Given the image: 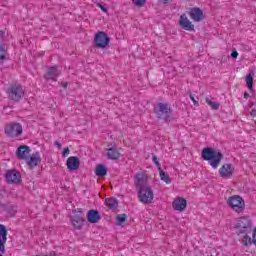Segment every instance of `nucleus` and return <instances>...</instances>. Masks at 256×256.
Here are the masks:
<instances>
[{
    "mask_svg": "<svg viewBox=\"0 0 256 256\" xmlns=\"http://www.w3.org/2000/svg\"><path fill=\"white\" fill-rule=\"evenodd\" d=\"M234 229L236 230L237 235H244L241 239L242 245L244 247H249L251 245V237L249 233L253 232V222L249 216H241L237 219Z\"/></svg>",
    "mask_w": 256,
    "mask_h": 256,
    "instance_id": "1",
    "label": "nucleus"
},
{
    "mask_svg": "<svg viewBox=\"0 0 256 256\" xmlns=\"http://www.w3.org/2000/svg\"><path fill=\"white\" fill-rule=\"evenodd\" d=\"M201 156L204 161H209L213 169H217L223 160V153L212 147L203 148Z\"/></svg>",
    "mask_w": 256,
    "mask_h": 256,
    "instance_id": "2",
    "label": "nucleus"
},
{
    "mask_svg": "<svg viewBox=\"0 0 256 256\" xmlns=\"http://www.w3.org/2000/svg\"><path fill=\"white\" fill-rule=\"evenodd\" d=\"M154 114L157 119L164 121V123H171L173 117V108L169 103L159 102L154 106Z\"/></svg>",
    "mask_w": 256,
    "mask_h": 256,
    "instance_id": "3",
    "label": "nucleus"
},
{
    "mask_svg": "<svg viewBox=\"0 0 256 256\" xmlns=\"http://www.w3.org/2000/svg\"><path fill=\"white\" fill-rule=\"evenodd\" d=\"M8 99L14 103H19L25 97V90L21 84H10L6 90Z\"/></svg>",
    "mask_w": 256,
    "mask_h": 256,
    "instance_id": "4",
    "label": "nucleus"
},
{
    "mask_svg": "<svg viewBox=\"0 0 256 256\" xmlns=\"http://www.w3.org/2000/svg\"><path fill=\"white\" fill-rule=\"evenodd\" d=\"M5 135L11 139H17L23 135V125L18 122H10L4 128Z\"/></svg>",
    "mask_w": 256,
    "mask_h": 256,
    "instance_id": "5",
    "label": "nucleus"
},
{
    "mask_svg": "<svg viewBox=\"0 0 256 256\" xmlns=\"http://www.w3.org/2000/svg\"><path fill=\"white\" fill-rule=\"evenodd\" d=\"M227 205L236 213H243L245 211V200L239 195L230 196L227 200Z\"/></svg>",
    "mask_w": 256,
    "mask_h": 256,
    "instance_id": "6",
    "label": "nucleus"
},
{
    "mask_svg": "<svg viewBox=\"0 0 256 256\" xmlns=\"http://www.w3.org/2000/svg\"><path fill=\"white\" fill-rule=\"evenodd\" d=\"M154 197L155 194L153 193V189H151L150 186L138 189V199L140 203H143L144 205H150V203H153Z\"/></svg>",
    "mask_w": 256,
    "mask_h": 256,
    "instance_id": "7",
    "label": "nucleus"
},
{
    "mask_svg": "<svg viewBox=\"0 0 256 256\" xmlns=\"http://www.w3.org/2000/svg\"><path fill=\"white\" fill-rule=\"evenodd\" d=\"M110 42L111 39L105 32H98L94 37V45L97 49H105Z\"/></svg>",
    "mask_w": 256,
    "mask_h": 256,
    "instance_id": "8",
    "label": "nucleus"
},
{
    "mask_svg": "<svg viewBox=\"0 0 256 256\" xmlns=\"http://www.w3.org/2000/svg\"><path fill=\"white\" fill-rule=\"evenodd\" d=\"M148 181L149 177L145 172H139L134 176V185L138 190L149 187V185H147Z\"/></svg>",
    "mask_w": 256,
    "mask_h": 256,
    "instance_id": "9",
    "label": "nucleus"
},
{
    "mask_svg": "<svg viewBox=\"0 0 256 256\" xmlns=\"http://www.w3.org/2000/svg\"><path fill=\"white\" fill-rule=\"evenodd\" d=\"M7 183L19 185L21 183V173L15 169L7 170L5 173Z\"/></svg>",
    "mask_w": 256,
    "mask_h": 256,
    "instance_id": "10",
    "label": "nucleus"
},
{
    "mask_svg": "<svg viewBox=\"0 0 256 256\" xmlns=\"http://www.w3.org/2000/svg\"><path fill=\"white\" fill-rule=\"evenodd\" d=\"M188 15L192 21H195L196 23H199L200 21H203L205 19V16L203 15V10L199 7H193L190 8L188 11Z\"/></svg>",
    "mask_w": 256,
    "mask_h": 256,
    "instance_id": "11",
    "label": "nucleus"
},
{
    "mask_svg": "<svg viewBox=\"0 0 256 256\" xmlns=\"http://www.w3.org/2000/svg\"><path fill=\"white\" fill-rule=\"evenodd\" d=\"M178 25H180L181 29H184V31H195V25L189 21L187 14L180 16Z\"/></svg>",
    "mask_w": 256,
    "mask_h": 256,
    "instance_id": "12",
    "label": "nucleus"
},
{
    "mask_svg": "<svg viewBox=\"0 0 256 256\" xmlns=\"http://www.w3.org/2000/svg\"><path fill=\"white\" fill-rule=\"evenodd\" d=\"M26 164L31 169L38 167V165H41V154L39 152L33 153L30 157L26 158Z\"/></svg>",
    "mask_w": 256,
    "mask_h": 256,
    "instance_id": "13",
    "label": "nucleus"
},
{
    "mask_svg": "<svg viewBox=\"0 0 256 256\" xmlns=\"http://www.w3.org/2000/svg\"><path fill=\"white\" fill-rule=\"evenodd\" d=\"M233 171H235V168L232 164H224L219 169V174L223 179H229V177H233Z\"/></svg>",
    "mask_w": 256,
    "mask_h": 256,
    "instance_id": "14",
    "label": "nucleus"
},
{
    "mask_svg": "<svg viewBox=\"0 0 256 256\" xmlns=\"http://www.w3.org/2000/svg\"><path fill=\"white\" fill-rule=\"evenodd\" d=\"M61 75V72H59V69L57 66H52L49 67L47 72L44 74V79L46 81L52 80V81H57V78Z\"/></svg>",
    "mask_w": 256,
    "mask_h": 256,
    "instance_id": "15",
    "label": "nucleus"
},
{
    "mask_svg": "<svg viewBox=\"0 0 256 256\" xmlns=\"http://www.w3.org/2000/svg\"><path fill=\"white\" fill-rule=\"evenodd\" d=\"M31 153V148L27 145L19 146L16 150V156L18 159H24L25 161Z\"/></svg>",
    "mask_w": 256,
    "mask_h": 256,
    "instance_id": "16",
    "label": "nucleus"
},
{
    "mask_svg": "<svg viewBox=\"0 0 256 256\" xmlns=\"http://www.w3.org/2000/svg\"><path fill=\"white\" fill-rule=\"evenodd\" d=\"M5 243H7V227L0 224V251L5 253Z\"/></svg>",
    "mask_w": 256,
    "mask_h": 256,
    "instance_id": "17",
    "label": "nucleus"
},
{
    "mask_svg": "<svg viewBox=\"0 0 256 256\" xmlns=\"http://www.w3.org/2000/svg\"><path fill=\"white\" fill-rule=\"evenodd\" d=\"M66 165L70 171H77L81 165L79 158L71 156L67 159Z\"/></svg>",
    "mask_w": 256,
    "mask_h": 256,
    "instance_id": "18",
    "label": "nucleus"
},
{
    "mask_svg": "<svg viewBox=\"0 0 256 256\" xmlns=\"http://www.w3.org/2000/svg\"><path fill=\"white\" fill-rule=\"evenodd\" d=\"M172 207L175 211H183L187 209V200L183 197L176 198L172 203Z\"/></svg>",
    "mask_w": 256,
    "mask_h": 256,
    "instance_id": "19",
    "label": "nucleus"
},
{
    "mask_svg": "<svg viewBox=\"0 0 256 256\" xmlns=\"http://www.w3.org/2000/svg\"><path fill=\"white\" fill-rule=\"evenodd\" d=\"M106 152L107 158L111 159L112 161H117V159L121 157V152H119V148H117V146H112L106 149Z\"/></svg>",
    "mask_w": 256,
    "mask_h": 256,
    "instance_id": "20",
    "label": "nucleus"
},
{
    "mask_svg": "<svg viewBox=\"0 0 256 256\" xmlns=\"http://www.w3.org/2000/svg\"><path fill=\"white\" fill-rule=\"evenodd\" d=\"M87 220L89 223H99L101 221V215L97 210H89L87 213Z\"/></svg>",
    "mask_w": 256,
    "mask_h": 256,
    "instance_id": "21",
    "label": "nucleus"
},
{
    "mask_svg": "<svg viewBox=\"0 0 256 256\" xmlns=\"http://www.w3.org/2000/svg\"><path fill=\"white\" fill-rule=\"evenodd\" d=\"M71 222L75 229H81V227H83V223H85V218L76 214L72 217Z\"/></svg>",
    "mask_w": 256,
    "mask_h": 256,
    "instance_id": "22",
    "label": "nucleus"
},
{
    "mask_svg": "<svg viewBox=\"0 0 256 256\" xmlns=\"http://www.w3.org/2000/svg\"><path fill=\"white\" fill-rule=\"evenodd\" d=\"M105 205L112 211H115V209L119 207V200H117V198H107L105 200Z\"/></svg>",
    "mask_w": 256,
    "mask_h": 256,
    "instance_id": "23",
    "label": "nucleus"
},
{
    "mask_svg": "<svg viewBox=\"0 0 256 256\" xmlns=\"http://www.w3.org/2000/svg\"><path fill=\"white\" fill-rule=\"evenodd\" d=\"M95 173L97 177H105V175H107V168H105L103 164H99L96 167Z\"/></svg>",
    "mask_w": 256,
    "mask_h": 256,
    "instance_id": "24",
    "label": "nucleus"
},
{
    "mask_svg": "<svg viewBox=\"0 0 256 256\" xmlns=\"http://www.w3.org/2000/svg\"><path fill=\"white\" fill-rule=\"evenodd\" d=\"M160 173V179L161 181H164V183H171V176H169V174H167V172H165L163 169L159 170Z\"/></svg>",
    "mask_w": 256,
    "mask_h": 256,
    "instance_id": "25",
    "label": "nucleus"
},
{
    "mask_svg": "<svg viewBox=\"0 0 256 256\" xmlns=\"http://www.w3.org/2000/svg\"><path fill=\"white\" fill-rule=\"evenodd\" d=\"M6 213L9 215V217H15V213H17V207L14 205L8 204L5 207Z\"/></svg>",
    "mask_w": 256,
    "mask_h": 256,
    "instance_id": "26",
    "label": "nucleus"
},
{
    "mask_svg": "<svg viewBox=\"0 0 256 256\" xmlns=\"http://www.w3.org/2000/svg\"><path fill=\"white\" fill-rule=\"evenodd\" d=\"M246 85L249 91L253 92V74H248L246 76Z\"/></svg>",
    "mask_w": 256,
    "mask_h": 256,
    "instance_id": "27",
    "label": "nucleus"
},
{
    "mask_svg": "<svg viewBox=\"0 0 256 256\" xmlns=\"http://www.w3.org/2000/svg\"><path fill=\"white\" fill-rule=\"evenodd\" d=\"M127 214H118L116 216V223L117 225H123V223H125V221H127Z\"/></svg>",
    "mask_w": 256,
    "mask_h": 256,
    "instance_id": "28",
    "label": "nucleus"
},
{
    "mask_svg": "<svg viewBox=\"0 0 256 256\" xmlns=\"http://www.w3.org/2000/svg\"><path fill=\"white\" fill-rule=\"evenodd\" d=\"M206 103L211 106L214 111L219 109V103L211 101L209 98H206Z\"/></svg>",
    "mask_w": 256,
    "mask_h": 256,
    "instance_id": "29",
    "label": "nucleus"
},
{
    "mask_svg": "<svg viewBox=\"0 0 256 256\" xmlns=\"http://www.w3.org/2000/svg\"><path fill=\"white\" fill-rule=\"evenodd\" d=\"M132 2L134 5H136V7H144V5L147 3V0H132Z\"/></svg>",
    "mask_w": 256,
    "mask_h": 256,
    "instance_id": "30",
    "label": "nucleus"
},
{
    "mask_svg": "<svg viewBox=\"0 0 256 256\" xmlns=\"http://www.w3.org/2000/svg\"><path fill=\"white\" fill-rule=\"evenodd\" d=\"M188 95L192 103L194 104V107H199V102L195 99V96H193V94L191 93V90L188 91Z\"/></svg>",
    "mask_w": 256,
    "mask_h": 256,
    "instance_id": "31",
    "label": "nucleus"
},
{
    "mask_svg": "<svg viewBox=\"0 0 256 256\" xmlns=\"http://www.w3.org/2000/svg\"><path fill=\"white\" fill-rule=\"evenodd\" d=\"M152 161L156 165V167L158 168V171H160V169H162V168H161V163L159 162V158L154 155L152 157Z\"/></svg>",
    "mask_w": 256,
    "mask_h": 256,
    "instance_id": "32",
    "label": "nucleus"
},
{
    "mask_svg": "<svg viewBox=\"0 0 256 256\" xmlns=\"http://www.w3.org/2000/svg\"><path fill=\"white\" fill-rule=\"evenodd\" d=\"M231 57L232 59H237V57H239V53L237 52V50L235 49L232 50Z\"/></svg>",
    "mask_w": 256,
    "mask_h": 256,
    "instance_id": "33",
    "label": "nucleus"
},
{
    "mask_svg": "<svg viewBox=\"0 0 256 256\" xmlns=\"http://www.w3.org/2000/svg\"><path fill=\"white\" fill-rule=\"evenodd\" d=\"M70 150L69 148H64L63 152H62V157H67V155H69Z\"/></svg>",
    "mask_w": 256,
    "mask_h": 256,
    "instance_id": "34",
    "label": "nucleus"
},
{
    "mask_svg": "<svg viewBox=\"0 0 256 256\" xmlns=\"http://www.w3.org/2000/svg\"><path fill=\"white\" fill-rule=\"evenodd\" d=\"M98 7H100L101 11H103L104 13H107V8L101 4H98Z\"/></svg>",
    "mask_w": 256,
    "mask_h": 256,
    "instance_id": "35",
    "label": "nucleus"
},
{
    "mask_svg": "<svg viewBox=\"0 0 256 256\" xmlns=\"http://www.w3.org/2000/svg\"><path fill=\"white\" fill-rule=\"evenodd\" d=\"M54 145L57 147V149H61V143H59V141H55Z\"/></svg>",
    "mask_w": 256,
    "mask_h": 256,
    "instance_id": "36",
    "label": "nucleus"
},
{
    "mask_svg": "<svg viewBox=\"0 0 256 256\" xmlns=\"http://www.w3.org/2000/svg\"><path fill=\"white\" fill-rule=\"evenodd\" d=\"M251 117H256V109H252L250 112Z\"/></svg>",
    "mask_w": 256,
    "mask_h": 256,
    "instance_id": "37",
    "label": "nucleus"
},
{
    "mask_svg": "<svg viewBox=\"0 0 256 256\" xmlns=\"http://www.w3.org/2000/svg\"><path fill=\"white\" fill-rule=\"evenodd\" d=\"M68 85H69V83L64 82V83L62 84V87H63L64 89H67Z\"/></svg>",
    "mask_w": 256,
    "mask_h": 256,
    "instance_id": "38",
    "label": "nucleus"
},
{
    "mask_svg": "<svg viewBox=\"0 0 256 256\" xmlns=\"http://www.w3.org/2000/svg\"><path fill=\"white\" fill-rule=\"evenodd\" d=\"M251 96L247 93V92H244V99H248L250 98Z\"/></svg>",
    "mask_w": 256,
    "mask_h": 256,
    "instance_id": "39",
    "label": "nucleus"
},
{
    "mask_svg": "<svg viewBox=\"0 0 256 256\" xmlns=\"http://www.w3.org/2000/svg\"><path fill=\"white\" fill-rule=\"evenodd\" d=\"M162 1V3H164V4H167V3H171V1H173V0H161Z\"/></svg>",
    "mask_w": 256,
    "mask_h": 256,
    "instance_id": "40",
    "label": "nucleus"
},
{
    "mask_svg": "<svg viewBox=\"0 0 256 256\" xmlns=\"http://www.w3.org/2000/svg\"><path fill=\"white\" fill-rule=\"evenodd\" d=\"M0 256H3V255L0 254Z\"/></svg>",
    "mask_w": 256,
    "mask_h": 256,
    "instance_id": "41",
    "label": "nucleus"
}]
</instances>
